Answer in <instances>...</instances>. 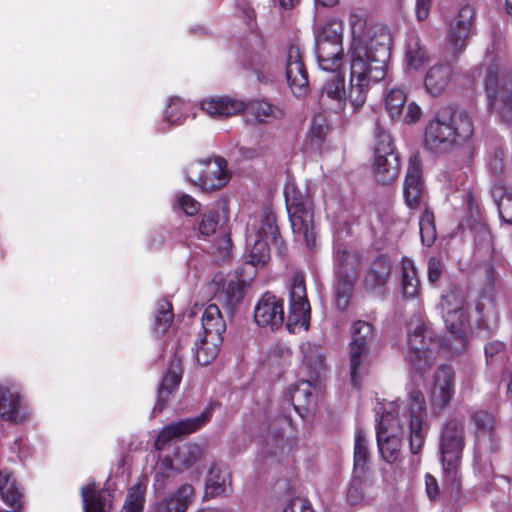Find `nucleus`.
I'll return each instance as SVG.
<instances>
[{
	"instance_id": "obj_1",
	"label": "nucleus",
	"mask_w": 512,
	"mask_h": 512,
	"mask_svg": "<svg viewBox=\"0 0 512 512\" xmlns=\"http://www.w3.org/2000/svg\"><path fill=\"white\" fill-rule=\"evenodd\" d=\"M349 23L352 39L346 54L348 89H345L344 78L337 75L325 83L322 98L335 100L338 108L348 100L357 110L365 104L370 89L386 77L392 38L388 27L381 24L368 26L360 15L351 14Z\"/></svg>"
},
{
	"instance_id": "obj_2",
	"label": "nucleus",
	"mask_w": 512,
	"mask_h": 512,
	"mask_svg": "<svg viewBox=\"0 0 512 512\" xmlns=\"http://www.w3.org/2000/svg\"><path fill=\"white\" fill-rule=\"evenodd\" d=\"M405 426L409 429L410 451L418 454L429 429L425 398L420 390H411L407 403L401 409L396 403H389L376 426L379 452L389 464L397 462L401 455V436Z\"/></svg>"
},
{
	"instance_id": "obj_3",
	"label": "nucleus",
	"mask_w": 512,
	"mask_h": 512,
	"mask_svg": "<svg viewBox=\"0 0 512 512\" xmlns=\"http://www.w3.org/2000/svg\"><path fill=\"white\" fill-rule=\"evenodd\" d=\"M474 135V124L464 110L444 107L427 123L424 145L432 152H447L468 142Z\"/></svg>"
},
{
	"instance_id": "obj_4",
	"label": "nucleus",
	"mask_w": 512,
	"mask_h": 512,
	"mask_svg": "<svg viewBox=\"0 0 512 512\" xmlns=\"http://www.w3.org/2000/svg\"><path fill=\"white\" fill-rule=\"evenodd\" d=\"M287 211L292 231L298 241H304L309 249L316 245L314 227V205L307 191L303 192L294 184L284 189Z\"/></svg>"
},
{
	"instance_id": "obj_5",
	"label": "nucleus",
	"mask_w": 512,
	"mask_h": 512,
	"mask_svg": "<svg viewBox=\"0 0 512 512\" xmlns=\"http://www.w3.org/2000/svg\"><path fill=\"white\" fill-rule=\"evenodd\" d=\"M279 230L272 212L251 217L246 228V253L249 263L264 265L270 259L269 243L276 241Z\"/></svg>"
},
{
	"instance_id": "obj_6",
	"label": "nucleus",
	"mask_w": 512,
	"mask_h": 512,
	"mask_svg": "<svg viewBox=\"0 0 512 512\" xmlns=\"http://www.w3.org/2000/svg\"><path fill=\"white\" fill-rule=\"evenodd\" d=\"M407 331L406 360L415 371L424 373L436 359L437 342L433 337V332L426 326L420 315H414L410 319L407 323Z\"/></svg>"
},
{
	"instance_id": "obj_7",
	"label": "nucleus",
	"mask_w": 512,
	"mask_h": 512,
	"mask_svg": "<svg viewBox=\"0 0 512 512\" xmlns=\"http://www.w3.org/2000/svg\"><path fill=\"white\" fill-rule=\"evenodd\" d=\"M479 75L485 73L484 87L488 100V108L499 120L507 125L512 124V80L499 77L497 63H483L478 68Z\"/></svg>"
},
{
	"instance_id": "obj_8",
	"label": "nucleus",
	"mask_w": 512,
	"mask_h": 512,
	"mask_svg": "<svg viewBox=\"0 0 512 512\" xmlns=\"http://www.w3.org/2000/svg\"><path fill=\"white\" fill-rule=\"evenodd\" d=\"M465 446L464 424L450 419L443 427L440 437V453L443 469L450 481H455Z\"/></svg>"
},
{
	"instance_id": "obj_9",
	"label": "nucleus",
	"mask_w": 512,
	"mask_h": 512,
	"mask_svg": "<svg viewBox=\"0 0 512 512\" xmlns=\"http://www.w3.org/2000/svg\"><path fill=\"white\" fill-rule=\"evenodd\" d=\"M350 342V377L354 386H357L361 377L368 372L369 346L374 337L373 326L366 321L358 320L351 327Z\"/></svg>"
},
{
	"instance_id": "obj_10",
	"label": "nucleus",
	"mask_w": 512,
	"mask_h": 512,
	"mask_svg": "<svg viewBox=\"0 0 512 512\" xmlns=\"http://www.w3.org/2000/svg\"><path fill=\"white\" fill-rule=\"evenodd\" d=\"M476 11L471 5L460 7L457 15L448 26L444 55L447 59L456 60L465 51L467 41L475 24Z\"/></svg>"
},
{
	"instance_id": "obj_11",
	"label": "nucleus",
	"mask_w": 512,
	"mask_h": 512,
	"mask_svg": "<svg viewBox=\"0 0 512 512\" xmlns=\"http://www.w3.org/2000/svg\"><path fill=\"white\" fill-rule=\"evenodd\" d=\"M399 170V158L392 138L387 131L377 126L374 144V171L377 180L388 184L397 178Z\"/></svg>"
},
{
	"instance_id": "obj_12",
	"label": "nucleus",
	"mask_w": 512,
	"mask_h": 512,
	"mask_svg": "<svg viewBox=\"0 0 512 512\" xmlns=\"http://www.w3.org/2000/svg\"><path fill=\"white\" fill-rule=\"evenodd\" d=\"M186 176L189 182L206 191L222 188L230 177L226 161L221 157L189 164Z\"/></svg>"
},
{
	"instance_id": "obj_13",
	"label": "nucleus",
	"mask_w": 512,
	"mask_h": 512,
	"mask_svg": "<svg viewBox=\"0 0 512 512\" xmlns=\"http://www.w3.org/2000/svg\"><path fill=\"white\" fill-rule=\"evenodd\" d=\"M310 323V304L307 299L306 286L302 274L293 277L289 293V308L286 328L290 333L306 331Z\"/></svg>"
},
{
	"instance_id": "obj_14",
	"label": "nucleus",
	"mask_w": 512,
	"mask_h": 512,
	"mask_svg": "<svg viewBox=\"0 0 512 512\" xmlns=\"http://www.w3.org/2000/svg\"><path fill=\"white\" fill-rule=\"evenodd\" d=\"M385 111L394 121L406 124L417 122L422 115V109L416 102L407 103V95L402 89H390L384 98Z\"/></svg>"
},
{
	"instance_id": "obj_15",
	"label": "nucleus",
	"mask_w": 512,
	"mask_h": 512,
	"mask_svg": "<svg viewBox=\"0 0 512 512\" xmlns=\"http://www.w3.org/2000/svg\"><path fill=\"white\" fill-rule=\"evenodd\" d=\"M211 417V409L207 408L201 415L171 423L165 426L158 434L154 446L157 450H163L174 439L187 436L206 424Z\"/></svg>"
},
{
	"instance_id": "obj_16",
	"label": "nucleus",
	"mask_w": 512,
	"mask_h": 512,
	"mask_svg": "<svg viewBox=\"0 0 512 512\" xmlns=\"http://www.w3.org/2000/svg\"><path fill=\"white\" fill-rule=\"evenodd\" d=\"M254 319L258 326L278 329L284 323L283 300L270 292L265 293L255 306Z\"/></svg>"
},
{
	"instance_id": "obj_17",
	"label": "nucleus",
	"mask_w": 512,
	"mask_h": 512,
	"mask_svg": "<svg viewBox=\"0 0 512 512\" xmlns=\"http://www.w3.org/2000/svg\"><path fill=\"white\" fill-rule=\"evenodd\" d=\"M286 78L295 96L300 97L306 93L308 75L297 44H290L286 52Z\"/></svg>"
},
{
	"instance_id": "obj_18",
	"label": "nucleus",
	"mask_w": 512,
	"mask_h": 512,
	"mask_svg": "<svg viewBox=\"0 0 512 512\" xmlns=\"http://www.w3.org/2000/svg\"><path fill=\"white\" fill-rule=\"evenodd\" d=\"M455 393L454 371L451 367L440 366L433 377L430 400L436 410L444 409Z\"/></svg>"
},
{
	"instance_id": "obj_19",
	"label": "nucleus",
	"mask_w": 512,
	"mask_h": 512,
	"mask_svg": "<svg viewBox=\"0 0 512 512\" xmlns=\"http://www.w3.org/2000/svg\"><path fill=\"white\" fill-rule=\"evenodd\" d=\"M403 195L408 207L414 209L420 205L424 197L421 161L418 156L409 160L404 184Z\"/></svg>"
},
{
	"instance_id": "obj_20",
	"label": "nucleus",
	"mask_w": 512,
	"mask_h": 512,
	"mask_svg": "<svg viewBox=\"0 0 512 512\" xmlns=\"http://www.w3.org/2000/svg\"><path fill=\"white\" fill-rule=\"evenodd\" d=\"M472 420L476 428V451L479 453L482 451H495L497 446V435L495 433L494 417L486 411H479L473 415Z\"/></svg>"
},
{
	"instance_id": "obj_21",
	"label": "nucleus",
	"mask_w": 512,
	"mask_h": 512,
	"mask_svg": "<svg viewBox=\"0 0 512 512\" xmlns=\"http://www.w3.org/2000/svg\"><path fill=\"white\" fill-rule=\"evenodd\" d=\"M452 75L453 68L450 63L445 62L432 65L424 76L426 92L433 97L440 96L449 86Z\"/></svg>"
},
{
	"instance_id": "obj_22",
	"label": "nucleus",
	"mask_w": 512,
	"mask_h": 512,
	"mask_svg": "<svg viewBox=\"0 0 512 512\" xmlns=\"http://www.w3.org/2000/svg\"><path fill=\"white\" fill-rule=\"evenodd\" d=\"M242 101L229 97H210L202 100L201 109L211 117H229L244 111Z\"/></svg>"
},
{
	"instance_id": "obj_23",
	"label": "nucleus",
	"mask_w": 512,
	"mask_h": 512,
	"mask_svg": "<svg viewBox=\"0 0 512 512\" xmlns=\"http://www.w3.org/2000/svg\"><path fill=\"white\" fill-rule=\"evenodd\" d=\"M391 262L386 257L376 259L364 278V288L368 292L381 294L391 273Z\"/></svg>"
},
{
	"instance_id": "obj_24",
	"label": "nucleus",
	"mask_w": 512,
	"mask_h": 512,
	"mask_svg": "<svg viewBox=\"0 0 512 512\" xmlns=\"http://www.w3.org/2000/svg\"><path fill=\"white\" fill-rule=\"evenodd\" d=\"M83 512H111L112 496L106 490H95L94 484H87L81 489Z\"/></svg>"
},
{
	"instance_id": "obj_25",
	"label": "nucleus",
	"mask_w": 512,
	"mask_h": 512,
	"mask_svg": "<svg viewBox=\"0 0 512 512\" xmlns=\"http://www.w3.org/2000/svg\"><path fill=\"white\" fill-rule=\"evenodd\" d=\"M316 57L322 70L337 72L343 64L344 47L328 42L316 43Z\"/></svg>"
},
{
	"instance_id": "obj_26",
	"label": "nucleus",
	"mask_w": 512,
	"mask_h": 512,
	"mask_svg": "<svg viewBox=\"0 0 512 512\" xmlns=\"http://www.w3.org/2000/svg\"><path fill=\"white\" fill-rule=\"evenodd\" d=\"M0 495L3 502L13 510L19 511L22 508V489L8 470H0Z\"/></svg>"
},
{
	"instance_id": "obj_27",
	"label": "nucleus",
	"mask_w": 512,
	"mask_h": 512,
	"mask_svg": "<svg viewBox=\"0 0 512 512\" xmlns=\"http://www.w3.org/2000/svg\"><path fill=\"white\" fill-rule=\"evenodd\" d=\"M25 416L19 394L8 388L0 387V418L11 422H19L24 420Z\"/></svg>"
},
{
	"instance_id": "obj_28",
	"label": "nucleus",
	"mask_w": 512,
	"mask_h": 512,
	"mask_svg": "<svg viewBox=\"0 0 512 512\" xmlns=\"http://www.w3.org/2000/svg\"><path fill=\"white\" fill-rule=\"evenodd\" d=\"M181 372L180 362L177 361L173 363L164 374L158 390V400L154 406V412H161L164 409L166 402L169 400V396L180 384Z\"/></svg>"
},
{
	"instance_id": "obj_29",
	"label": "nucleus",
	"mask_w": 512,
	"mask_h": 512,
	"mask_svg": "<svg viewBox=\"0 0 512 512\" xmlns=\"http://www.w3.org/2000/svg\"><path fill=\"white\" fill-rule=\"evenodd\" d=\"M192 109L191 102L179 97H172L165 109L163 123L167 124V128L179 126L184 123L187 117H195L196 114Z\"/></svg>"
},
{
	"instance_id": "obj_30",
	"label": "nucleus",
	"mask_w": 512,
	"mask_h": 512,
	"mask_svg": "<svg viewBox=\"0 0 512 512\" xmlns=\"http://www.w3.org/2000/svg\"><path fill=\"white\" fill-rule=\"evenodd\" d=\"M202 332L204 336L208 337H222L226 330V323L221 315L220 309L217 304H209L201 318Z\"/></svg>"
},
{
	"instance_id": "obj_31",
	"label": "nucleus",
	"mask_w": 512,
	"mask_h": 512,
	"mask_svg": "<svg viewBox=\"0 0 512 512\" xmlns=\"http://www.w3.org/2000/svg\"><path fill=\"white\" fill-rule=\"evenodd\" d=\"M223 337H208L201 333L195 342V357L197 362L202 365L210 364L218 355Z\"/></svg>"
},
{
	"instance_id": "obj_32",
	"label": "nucleus",
	"mask_w": 512,
	"mask_h": 512,
	"mask_svg": "<svg viewBox=\"0 0 512 512\" xmlns=\"http://www.w3.org/2000/svg\"><path fill=\"white\" fill-rule=\"evenodd\" d=\"M178 473H180L179 468L174 465L173 460L169 456H159L154 466V492L156 494L162 493L168 482Z\"/></svg>"
},
{
	"instance_id": "obj_33",
	"label": "nucleus",
	"mask_w": 512,
	"mask_h": 512,
	"mask_svg": "<svg viewBox=\"0 0 512 512\" xmlns=\"http://www.w3.org/2000/svg\"><path fill=\"white\" fill-rule=\"evenodd\" d=\"M291 402L295 410L301 414L302 411L309 412L316 403V396L311 380L299 381L291 394Z\"/></svg>"
},
{
	"instance_id": "obj_34",
	"label": "nucleus",
	"mask_w": 512,
	"mask_h": 512,
	"mask_svg": "<svg viewBox=\"0 0 512 512\" xmlns=\"http://www.w3.org/2000/svg\"><path fill=\"white\" fill-rule=\"evenodd\" d=\"M230 488V475L227 469L217 466L211 467L209 470L206 484L205 495L216 497L226 494Z\"/></svg>"
},
{
	"instance_id": "obj_35",
	"label": "nucleus",
	"mask_w": 512,
	"mask_h": 512,
	"mask_svg": "<svg viewBox=\"0 0 512 512\" xmlns=\"http://www.w3.org/2000/svg\"><path fill=\"white\" fill-rule=\"evenodd\" d=\"M361 258L358 253L350 252L340 245L335 254L336 275L356 277Z\"/></svg>"
},
{
	"instance_id": "obj_36",
	"label": "nucleus",
	"mask_w": 512,
	"mask_h": 512,
	"mask_svg": "<svg viewBox=\"0 0 512 512\" xmlns=\"http://www.w3.org/2000/svg\"><path fill=\"white\" fill-rule=\"evenodd\" d=\"M301 351L303 353V364L311 374V379L320 377L325 370L321 347L308 342L301 346Z\"/></svg>"
},
{
	"instance_id": "obj_37",
	"label": "nucleus",
	"mask_w": 512,
	"mask_h": 512,
	"mask_svg": "<svg viewBox=\"0 0 512 512\" xmlns=\"http://www.w3.org/2000/svg\"><path fill=\"white\" fill-rule=\"evenodd\" d=\"M401 287L406 298H417L420 294V280L414 261L409 258L402 260Z\"/></svg>"
},
{
	"instance_id": "obj_38",
	"label": "nucleus",
	"mask_w": 512,
	"mask_h": 512,
	"mask_svg": "<svg viewBox=\"0 0 512 512\" xmlns=\"http://www.w3.org/2000/svg\"><path fill=\"white\" fill-rule=\"evenodd\" d=\"M442 177V183L446 193L453 194L455 192H461L462 198L466 199L467 205L471 207L472 196L465 186L467 182V174L461 169H453L451 171H447L442 175Z\"/></svg>"
},
{
	"instance_id": "obj_39",
	"label": "nucleus",
	"mask_w": 512,
	"mask_h": 512,
	"mask_svg": "<svg viewBox=\"0 0 512 512\" xmlns=\"http://www.w3.org/2000/svg\"><path fill=\"white\" fill-rule=\"evenodd\" d=\"M244 110L254 116L259 123H271L284 114L282 109L264 100L250 102L245 105Z\"/></svg>"
},
{
	"instance_id": "obj_40",
	"label": "nucleus",
	"mask_w": 512,
	"mask_h": 512,
	"mask_svg": "<svg viewBox=\"0 0 512 512\" xmlns=\"http://www.w3.org/2000/svg\"><path fill=\"white\" fill-rule=\"evenodd\" d=\"M491 194L497 204L500 218L512 224V192L502 181H497L492 187Z\"/></svg>"
},
{
	"instance_id": "obj_41",
	"label": "nucleus",
	"mask_w": 512,
	"mask_h": 512,
	"mask_svg": "<svg viewBox=\"0 0 512 512\" xmlns=\"http://www.w3.org/2000/svg\"><path fill=\"white\" fill-rule=\"evenodd\" d=\"M405 59L410 69L417 70L428 61L426 47L422 44L419 36L410 35L407 39Z\"/></svg>"
},
{
	"instance_id": "obj_42",
	"label": "nucleus",
	"mask_w": 512,
	"mask_h": 512,
	"mask_svg": "<svg viewBox=\"0 0 512 512\" xmlns=\"http://www.w3.org/2000/svg\"><path fill=\"white\" fill-rule=\"evenodd\" d=\"M195 497L194 487L191 484L184 483L165 499L173 507L174 512H186L194 502Z\"/></svg>"
},
{
	"instance_id": "obj_43",
	"label": "nucleus",
	"mask_w": 512,
	"mask_h": 512,
	"mask_svg": "<svg viewBox=\"0 0 512 512\" xmlns=\"http://www.w3.org/2000/svg\"><path fill=\"white\" fill-rule=\"evenodd\" d=\"M202 456V449L197 444H184L177 448L174 456V465L180 473L192 467Z\"/></svg>"
},
{
	"instance_id": "obj_44",
	"label": "nucleus",
	"mask_w": 512,
	"mask_h": 512,
	"mask_svg": "<svg viewBox=\"0 0 512 512\" xmlns=\"http://www.w3.org/2000/svg\"><path fill=\"white\" fill-rule=\"evenodd\" d=\"M468 311L469 309H464L442 313L447 329L461 344L464 342L463 333L469 322Z\"/></svg>"
},
{
	"instance_id": "obj_45",
	"label": "nucleus",
	"mask_w": 512,
	"mask_h": 512,
	"mask_svg": "<svg viewBox=\"0 0 512 512\" xmlns=\"http://www.w3.org/2000/svg\"><path fill=\"white\" fill-rule=\"evenodd\" d=\"M370 458L368 448V440L366 434L362 430H358L354 441V474L363 475L366 464Z\"/></svg>"
},
{
	"instance_id": "obj_46",
	"label": "nucleus",
	"mask_w": 512,
	"mask_h": 512,
	"mask_svg": "<svg viewBox=\"0 0 512 512\" xmlns=\"http://www.w3.org/2000/svg\"><path fill=\"white\" fill-rule=\"evenodd\" d=\"M147 479L134 484L128 491L123 506V512H142L145 504Z\"/></svg>"
},
{
	"instance_id": "obj_47",
	"label": "nucleus",
	"mask_w": 512,
	"mask_h": 512,
	"mask_svg": "<svg viewBox=\"0 0 512 512\" xmlns=\"http://www.w3.org/2000/svg\"><path fill=\"white\" fill-rule=\"evenodd\" d=\"M335 284V302L339 310H345L349 303L354 290L356 277H346L336 275Z\"/></svg>"
},
{
	"instance_id": "obj_48",
	"label": "nucleus",
	"mask_w": 512,
	"mask_h": 512,
	"mask_svg": "<svg viewBox=\"0 0 512 512\" xmlns=\"http://www.w3.org/2000/svg\"><path fill=\"white\" fill-rule=\"evenodd\" d=\"M243 297V292L236 282H228L216 293L215 300L222 304L227 309H233L240 303Z\"/></svg>"
},
{
	"instance_id": "obj_49",
	"label": "nucleus",
	"mask_w": 512,
	"mask_h": 512,
	"mask_svg": "<svg viewBox=\"0 0 512 512\" xmlns=\"http://www.w3.org/2000/svg\"><path fill=\"white\" fill-rule=\"evenodd\" d=\"M343 33V22L338 19H331L322 27L316 43L328 42L329 44L343 45Z\"/></svg>"
},
{
	"instance_id": "obj_50",
	"label": "nucleus",
	"mask_w": 512,
	"mask_h": 512,
	"mask_svg": "<svg viewBox=\"0 0 512 512\" xmlns=\"http://www.w3.org/2000/svg\"><path fill=\"white\" fill-rule=\"evenodd\" d=\"M440 308L442 313H445L469 309V305L463 291L457 288H452L442 295Z\"/></svg>"
},
{
	"instance_id": "obj_51",
	"label": "nucleus",
	"mask_w": 512,
	"mask_h": 512,
	"mask_svg": "<svg viewBox=\"0 0 512 512\" xmlns=\"http://www.w3.org/2000/svg\"><path fill=\"white\" fill-rule=\"evenodd\" d=\"M421 242L430 247L436 240V227L433 213L425 209L419 219Z\"/></svg>"
},
{
	"instance_id": "obj_52",
	"label": "nucleus",
	"mask_w": 512,
	"mask_h": 512,
	"mask_svg": "<svg viewBox=\"0 0 512 512\" xmlns=\"http://www.w3.org/2000/svg\"><path fill=\"white\" fill-rule=\"evenodd\" d=\"M172 320V305L168 301H161L154 320L155 332L164 333L170 327Z\"/></svg>"
},
{
	"instance_id": "obj_53",
	"label": "nucleus",
	"mask_w": 512,
	"mask_h": 512,
	"mask_svg": "<svg viewBox=\"0 0 512 512\" xmlns=\"http://www.w3.org/2000/svg\"><path fill=\"white\" fill-rule=\"evenodd\" d=\"M486 360L492 364L494 361H505L507 355L505 353V344L500 341H493L485 347Z\"/></svg>"
},
{
	"instance_id": "obj_54",
	"label": "nucleus",
	"mask_w": 512,
	"mask_h": 512,
	"mask_svg": "<svg viewBox=\"0 0 512 512\" xmlns=\"http://www.w3.org/2000/svg\"><path fill=\"white\" fill-rule=\"evenodd\" d=\"M361 475H355L352 480L348 492L347 499L351 505H357L364 500V491L362 481L359 479Z\"/></svg>"
},
{
	"instance_id": "obj_55",
	"label": "nucleus",
	"mask_w": 512,
	"mask_h": 512,
	"mask_svg": "<svg viewBox=\"0 0 512 512\" xmlns=\"http://www.w3.org/2000/svg\"><path fill=\"white\" fill-rule=\"evenodd\" d=\"M218 212L210 211L208 213L203 214L202 220L199 225V230L202 235L210 236L212 235L217 228L218 225Z\"/></svg>"
},
{
	"instance_id": "obj_56",
	"label": "nucleus",
	"mask_w": 512,
	"mask_h": 512,
	"mask_svg": "<svg viewBox=\"0 0 512 512\" xmlns=\"http://www.w3.org/2000/svg\"><path fill=\"white\" fill-rule=\"evenodd\" d=\"M179 207L189 216H193L198 213L200 204L190 195L183 194L178 197Z\"/></svg>"
},
{
	"instance_id": "obj_57",
	"label": "nucleus",
	"mask_w": 512,
	"mask_h": 512,
	"mask_svg": "<svg viewBox=\"0 0 512 512\" xmlns=\"http://www.w3.org/2000/svg\"><path fill=\"white\" fill-rule=\"evenodd\" d=\"M505 153L502 149L495 150L488 162V167L493 174H500L504 171L505 163H504Z\"/></svg>"
},
{
	"instance_id": "obj_58",
	"label": "nucleus",
	"mask_w": 512,
	"mask_h": 512,
	"mask_svg": "<svg viewBox=\"0 0 512 512\" xmlns=\"http://www.w3.org/2000/svg\"><path fill=\"white\" fill-rule=\"evenodd\" d=\"M443 273V264L436 257H431L428 260V280L431 283L437 282Z\"/></svg>"
},
{
	"instance_id": "obj_59",
	"label": "nucleus",
	"mask_w": 512,
	"mask_h": 512,
	"mask_svg": "<svg viewBox=\"0 0 512 512\" xmlns=\"http://www.w3.org/2000/svg\"><path fill=\"white\" fill-rule=\"evenodd\" d=\"M282 512H314L310 503L302 498L292 499Z\"/></svg>"
},
{
	"instance_id": "obj_60",
	"label": "nucleus",
	"mask_w": 512,
	"mask_h": 512,
	"mask_svg": "<svg viewBox=\"0 0 512 512\" xmlns=\"http://www.w3.org/2000/svg\"><path fill=\"white\" fill-rule=\"evenodd\" d=\"M236 9L246 22H250L254 19L255 13L250 3L247 0H238L236 3Z\"/></svg>"
},
{
	"instance_id": "obj_61",
	"label": "nucleus",
	"mask_w": 512,
	"mask_h": 512,
	"mask_svg": "<svg viewBox=\"0 0 512 512\" xmlns=\"http://www.w3.org/2000/svg\"><path fill=\"white\" fill-rule=\"evenodd\" d=\"M431 0H416L415 12L419 21L425 20L430 12Z\"/></svg>"
},
{
	"instance_id": "obj_62",
	"label": "nucleus",
	"mask_w": 512,
	"mask_h": 512,
	"mask_svg": "<svg viewBox=\"0 0 512 512\" xmlns=\"http://www.w3.org/2000/svg\"><path fill=\"white\" fill-rule=\"evenodd\" d=\"M425 485L428 497L430 499H435L438 496L437 480L430 474H427L425 476Z\"/></svg>"
},
{
	"instance_id": "obj_63",
	"label": "nucleus",
	"mask_w": 512,
	"mask_h": 512,
	"mask_svg": "<svg viewBox=\"0 0 512 512\" xmlns=\"http://www.w3.org/2000/svg\"><path fill=\"white\" fill-rule=\"evenodd\" d=\"M478 241L480 244L487 243L489 244L491 242V234L489 229L485 225L479 226V236Z\"/></svg>"
},
{
	"instance_id": "obj_64",
	"label": "nucleus",
	"mask_w": 512,
	"mask_h": 512,
	"mask_svg": "<svg viewBox=\"0 0 512 512\" xmlns=\"http://www.w3.org/2000/svg\"><path fill=\"white\" fill-rule=\"evenodd\" d=\"M298 2L299 0H279L280 5L285 9L294 7Z\"/></svg>"
}]
</instances>
